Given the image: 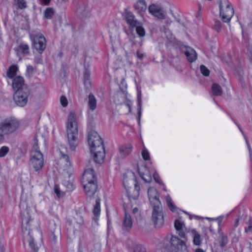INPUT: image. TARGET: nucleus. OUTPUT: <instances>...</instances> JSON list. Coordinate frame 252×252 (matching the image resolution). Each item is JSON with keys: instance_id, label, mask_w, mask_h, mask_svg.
<instances>
[{"instance_id": "obj_59", "label": "nucleus", "mask_w": 252, "mask_h": 252, "mask_svg": "<svg viewBox=\"0 0 252 252\" xmlns=\"http://www.w3.org/2000/svg\"><path fill=\"white\" fill-rule=\"evenodd\" d=\"M239 219H237L235 221V226L236 227H237L238 225V223H239Z\"/></svg>"}, {"instance_id": "obj_62", "label": "nucleus", "mask_w": 252, "mask_h": 252, "mask_svg": "<svg viewBox=\"0 0 252 252\" xmlns=\"http://www.w3.org/2000/svg\"><path fill=\"white\" fill-rule=\"evenodd\" d=\"M249 154H250L251 158H252V150H251V152H249Z\"/></svg>"}, {"instance_id": "obj_54", "label": "nucleus", "mask_w": 252, "mask_h": 252, "mask_svg": "<svg viewBox=\"0 0 252 252\" xmlns=\"http://www.w3.org/2000/svg\"><path fill=\"white\" fill-rule=\"evenodd\" d=\"M50 0H42L43 3L47 5L50 2Z\"/></svg>"}, {"instance_id": "obj_55", "label": "nucleus", "mask_w": 252, "mask_h": 252, "mask_svg": "<svg viewBox=\"0 0 252 252\" xmlns=\"http://www.w3.org/2000/svg\"><path fill=\"white\" fill-rule=\"evenodd\" d=\"M248 244L249 245V249L251 250V252H252V244L251 242H249Z\"/></svg>"}, {"instance_id": "obj_28", "label": "nucleus", "mask_w": 252, "mask_h": 252, "mask_svg": "<svg viewBox=\"0 0 252 252\" xmlns=\"http://www.w3.org/2000/svg\"><path fill=\"white\" fill-rule=\"evenodd\" d=\"M100 212V199H97L95 201V204L94 208L93 214L94 217L93 220L96 222L98 217L99 216Z\"/></svg>"}, {"instance_id": "obj_43", "label": "nucleus", "mask_w": 252, "mask_h": 252, "mask_svg": "<svg viewBox=\"0 0 252 252\" xmlns=\"http://www.w3.org/2000/svg\"><path fill=\"white\" fill-rule=\"evenodd\" d=\"M133 252H146V251L145 248L137 245L134 247Z\"/></svg>"}, {"instance_id": "obj_12", "label": "nucleus", "mask_w": 252, "mask_h": 252, "mask_svg": "<svg viewBox=\"0 0 252 252\" xmlns=\"http://www.w3.org/2000/svg\"><path fill=\"white\" fill-rule=\"evenodd\" d=\"M31 164L35 171H38L43 166L44 159L42 153L38 150L32 151L31 153Z\"/></svg>"}, {"instance_id": "obj_42", "label": "nucleus", "mask_w": 252, "mask_h": 252, "mask_svg": "<svg viewBox=\"0 0 252 252\" xmlns=\"http://www.w3.org/2000/svg\"><path fill=\"white\" fill-rule=\"evenodd\" d=\"M228 243L227 237L225 236H222L220 241V246L223 248L225 247Z\"/></svg>"}, {"instance_id": "obj_3", "label": "nucleus", "mask_w": 252, "mask_h": 252, "mask_svg": "<svg viewBox=\"0 0 252 252\" xmlns=\"http://www.w3.org/2000/svg\"><path fill=\"white\" fill-rule=\"evenodd\" d=\"M67 142L70 149L74 151L78 144V124L74 112L69 113L66 126Z\"/></svg>"}, {"instance_id": "obj_5", "label": "nucleus", "mask_w": 252, "mask_h": 252, "mask_svg": "<svg viewBox=\"0 0 252 252\" xmlns=\"http://www.w3.org/2000/svg\"><path fill=\"white\" fill-rule=\"evenodd\" d=\"M82 182L86 194L90 197L93 196L97 187L94 171L93 168H89L85 170L82 178Z\"/></svg>"}, {"instance_id": "obj_24", "label": "nucleus", "mask_w": 252, "mask_h": 252, "mask_svg": "<svg viewBox=\"0 0 252 252\" xmlns=\"http://www.w3.org/2000/svg\"><path fill=\"white\" fill-rule=\"evenodd\" d=\"M132 225V220L130 215L125 213V216L123 223V228L124 229L128 230L130 229Z\"/></svg>"}, {"instance_id": "obj_15", "label": "nucleus", "mask_w": 252, "mask_h": 252, "mask_svg": "<svg viewBox=\"0 0 252 252\" xmlns=\"http://www.w3.org/2000/svg\"><path fill=\"white\" fill-rule=\"evenodd\" d=\"M149 200L152 207L162 205L159 199V194L154 188H150L148 190Z\"/></svg>"}, {"instance_id": "obj_61", "label": "nucleus", "mask_w": 252, "mask_h": 252, "mask_svg": "<svg viewBox=\"0 0 252 252\" xmlns=\"http://www.w3.org/2000/svg\"><path fill=\"white\" fill-rule=\"evenodd\" d=\"M126 105L128 107V108L129 109V111H130V110H131V105L128 103V104H127Z\"/></svg>"}, {"instance_id": "obj_34", "label": "nucleus", "mask_w": 252, "mask_h": 252, "mask_svg": "<svg viewBox=\"0 0 252 252\" xmlns=\"http://www.w3.org/2000/svg\"><path fill=\"white\" fill-rule=\"evenodd\" d=\"M54 10L52 8H47L44 11V17L47 19H50L54 14Z\"/></svg>"}, {"instance_id": "obj_56", "label": "nucleus", "mask_w": 252, "mask_h": 252, "mask_svg": "<svg viewBox=\"0 0 252 252\" xmlns=\"http://www.w3.org/2000/svg\"><path fill=\"white\" fill-rule=\"evenodd\" d=\"M4 246L3 245H0V252H4Z\"/></svg>"}, {"instance_id": "obj_64", "label": "nucleus", "mask_w": 252, "mask_h": 252, "mask_svg": "<svg viewBox=\"0 0 252 252\" xmlns=\"http://www.w3.org/2000/svg\"><path fill=\"white\" fill-rule=\"evenodd\" d=\"M86 252V250H83L82 251H80L79 252Z\"/></svg>"}, {"instance_id": "obj_48", "label": "nucleus", "mask_w": 252, "mask_h": 252, "mask_svg": "<svg viewBox=\"0 0 252 252\" xmlns=\"http://www.w3.org/2000/svg\"><path fill=\"white\" fill-rule=\"evenodd\" d=\"M137 57L140 60H142L145 56V54L140 52V51H137L136 52Z\"/></svg>"}, {"instance_id": "obj_8", "label": "nucleus", "mask_w": 252, "mask_h": 252, "mask_svg": "<svg viewBox=\"0 0 252 252\" xmlns=\"http://www.w3.org/2000/svg\"><path fill=\"white\" fill-rule=\"evenodd\" d=\"M220 15L223 22L229 23L234 14V9L228 0H220L219 2Z\"/></svg>"}, {"instance_id": "obj_4", "label": "nucleus", "mask_w": 252, "mask_h": 252, "mask_svg": "<svg viewBox=\"0 0 252 252\" xmlns=\"http://www.w3.org/2000/svg\"><path fill=\"white\" fill-rule=\"evenodd\" d=\"M123 184L129 199H137L139 195L140 187L136 182L133 172L127 171L124 175Z\"/></svg>"}, {"instance_id": "obj_31", "label": "nucleus", "mask_w": 252, "mask_h": 252, "mask_svg": "<svg viewBox=\"0 0 252 252\" xmlns=\"http://www.w3.org/2000/svg\"><path fill=\"white\" fill-rule=\"evenodd\" d=\"M212 91L213 94L216 96H220L222 94L221 87L217 84L212 85Z\"/></svg>"}, {"instance_id": "obj_36", "label": "nucleus", "mask_w": 252, "mask_h": 252, "mask_svg": "<svg viewBox=\"0 0 252 252\" xmlns=\"http://www.w3.org/2000/svg\"><path fill=\"white\" fill-rule=\"evenodd\" d=\"M17 6L20 9H25L27 7V3L25 0H15Z\"/></svg>"}, {"instance_id": "obj_44", "label": "nucleus", "mask_w": 252, "mask_h": 252, "mask_svg": "<svg viewBox=\"0 0 252 252\" xmlns=\"http://www.w3.org/2000/svg\"><path fill=\"white\" fill-rule=\"evenodd\" d=\"M214 28L218 32H219L221 30V24L220 21L216 20L215 21L214 24Z\"/></svg>"}, {"instance_id": "obj_27", "label": "nucleus", "mask_w": 252, "mask_h": 252, "mask_svg": "<svg viewBox=\"0 0 252 252\" xmlns=\"http://www.w3.org/2000/svg\"><path fill=\"white\" fill-rule=\"evenodd\" d=\"M18 70V68L17 65L15 64L11 65L9 67L6 72L7 77L9 79H13L14 77H16V75Z\"/></svg>"}, {"instance_id": "obj_47", "label": "nucleus", "mask_w": 252, "mask_h": 252, "mask_svg": "<svg viewBox=\"0 0 252 252\" xmlns=\"http://www.w3.org/2000/svg\"><path fill=\"white\" fill-rule=\"evenodd\" d=\"M227 215H223V216H220L218 218H217L216 220L217 221H218V223L219 224V225L221 223V222L223 221V220L224 219H226L227 218Z\"/></svg>"}, {"instance_id": "obj_6", "label": "nucleus", "mask_w": 252, "mask_h": 252, "mask_svg": "<svg viewBox=\"0 0 252 252\" xmlns=\"http://www.w3.org/2000/svg\"><path fill=\"white\" fill-rule=\"evenodd\" d=\"M163 247L167 252H188L185 242L177 236H167L163 240Z\"/></svg>"}, {"instance_id": "obj_23", "label": "nucleus", "mask_w": 252, "mask_h": 252, "mask_svg": "<svg viewBox=\"0 0 252 252\" xmlns=\"http://www.w3.org/2000/svg\"><path fill=\"white\" fill-rule=\"evenodd\" d=\"M132 150V146L130 144L122 145L119 148L120 153L123 158L128 155L131 152Z\"/></svg>"}, {"instance_id": "obj_63", "label": "nucleus", "mask_w": 252, "mask_h": 252, "mask_svg": "<svg viewBox=\"0 0 252 252\" xmlns=\"http://www.w3.org/2000/svg\"><path fill=\"white\" fill-rule=\"evenodd\" d=\"M163 28H164V30H165V31H164V32L166 33V32H167L166 28L165 27V26H163Z\"/></svg>"}, {"instance_id": "obj_51", "label": "nucleus", "mask_w": 252, "mask_h": 252, "mask_svg": "<svg viewBox=\"0 0 252 252\" xmlns=\"http://www.w3.org/2000/svg\"><path fill=\"white\" fill-rule=\"evenodd\" d=\"M132 213H133V214L136 215L135 217H136L137 216L140 215V213H139V210L136 207H135V208L133 209Z\"/></svg>"}, {"instance_id": "obj_53", "label": "nucleus", "mask_w": 252, "mask_h": 252, "mask_svg": "<svg viewBox=\"0 0 252 252\" xmlns=\"http://www.w3.org/2000/svg\"><path fill=\"white\" fill-rule=\"evenodd\" d=\"M245 140H246V142L247 145V146H248V149H249V152H251V150H252V149H251V146H250V144H249V142H248V140H247V137H246V138H245Z\"/></svg>"}, {"instance_id": "obj_41", "label": "nucleus", "mask_w": 252, "mask_h": 252, "mask_svg": "<svg viewBox=\"0 0 252 252\" xmlns=\"http://www.w3.org/2000/svg\"><path fill=\"white\" fill-rule=\"evenodd\" d=\"M34 69L31 65H28L27 67L26 75L28 77H31L33 75Z\"/></svg>"}, {"instance_id": "obj_13", "label": "nucleus", "mask_w": 252, "mask_h": 252, "mask_svg": "<svg viewBox=\"0 0 252 252\" xmlns=\"http://www.w3.org/2000/svg\"><path fill=\"white\" fill-rule=\"evenodd\" d=\"M30 94L29 89L14 92L13 100L16 104L20 107L25 106L28 102Z\"/></svg>"}, {"instance_id": "obj_20", "label": "nucleus", "mask_w": 252, "mask_h": 252, "mask_svg": "<svg viewBox=\"0 0 252 252\" xmlns=\"http://www.w3.org/2000/svg\"><path fill=\"white\" fill-rule=\"evenodd\" d=\"M139 173L141 178L146 183H150L152 180V177L149 169L144 166L139 169Z\"/></svg>"}, {"instance_id": "obj_45", "label": "nucleus", "mask_w": 252, "mask_h": 252, "mask_svg": "<svg viewBox=\"0 0 252 252\" xmlns=\"http://www.w3.org/2000/svg\"><path fill=\"white\" fill-rule=\"evenodd\" d=\"M60 102L63 107H66L68 104V101L66 98L64 96H62L60 98Z\"/></svg>"}, {"instance_id": "obj_17", "label": "nucleus", "mask_w": 252, "mask_h": 252, "mask_svg": "<svg viewBox=\"0 0 252 252\" xmlns=\"http://www.w3.org/2000/svg\"><path fill=\"white\" fill-rule=\"evenodd\" d=\"M69 224L76 231L79 230L84 224V220L80 213H76L70 220H68Z\"/></svg>"}, {"instance_id": "obj_52", "label": "nucleus", "mask_w": 252, "mask_h": 252, "mask_svg": "<svg viewBox=\"0 0 252 252\" xmlns=\"http://www.w3.org/2000/svg\"><path fill=\"white\" fill-rule=\"evenodd\" d=\"M236 125H237L239 130L241 131V132L242 133L243 135L244 136V138H246V137L245 136V134L243 132V130H242L240 125H239L238 124H236Z\"/></svg>"}, {"instance_id": "obj_57", "label": "nucleus", "mask_w": 252, "mask_h": 252, "mask_svg": "<svg viewBox=\"0 0 252 252\" xmlns=\"http://www.w3.org/2000/svg\"><path fill=\"white\" fill-rule=\"evenodd\" d=\"M195 252H205L204 250H203L202 249L198 248L195 250Z\"/></svg>"}, {"instance_id": "obj_46", "label": "nucleus", "mask_w": 252, "mask_h": 252, "mask_svg": "<svg viewBox=\"0 0 252 252\" xmlns=\"http://www.w3.org/2000/svg\"><path fill=\"white\" fill-rule=\"evenodd\" d=\"M55 193L59 197H62L63 196V193H61L59 188L57 186H55L54 188Z\"/></svg>"}, {"instance_id": "obj_35", "label": "nucleus", "mask_w": 252, "mask_h": 252, "mask_svg": "<svg viewBox=\"0 0 252 252\" xmlns=\"http://www.w3.org/2000/svg\"><path fill=\"white\" fill-rule=\"evenodd\" d=\"M63 185L66 187L68 191H71L74 189V185L70 180H64L63 183Z\"/></svg>"}, {"instance_id": "obj_25", "label": "nucleus", "mask_w": 252, "mask_h": 252, "mask_svg": "<svg viewBox=\"0 0 252 252\" xmlns=\"http://www.w3.org/2000/svg\"><path fill=\"white\" fill-rule=\"evenodd\" d=\"M135 9L138 13H141L145 12L147 9L146 2L143 0L137 1L134 5Z\"/></svg>"}, {"instance_id": "obj_14", "label": "nucleus", "mask_w": 252, "mask_h": 252, "mask_svg": "<svg viewBox=\"0 0 252 252\" xmlns=\"http://www.w3.org/2000/svg\"><path fill=\"white\" fill-rule=\"evenodd\" d=\"M148 10L152 15L159 19L166 18V11L160 5L152 4L149 6Z\"/></svg>"}, {"instance_id": "obj_60", "label": "nucleus", "mask_w": 252, "mask_h": 252, "mask_svg": "<svg viewBox=\"0 0 252 252\" xmlns=\"http://www.w3.org/2000/svg\"><path fill=\"white\" fill-rule=\"evenodd\" d=\"M2 202L1 200L0 199V209L2 208Z\"/></svg>"}, {"instance_id": "obj_33", "label": "nucleus", "mask_w": 252, "mask_h": 252, "mask_svg": "<svg viewBox=\"0 0 252 252\" xmlns=\"http://www.w3.org/2000/svg\"><path fill=\"white\" fill-rule=\"evenodd\" d=\"M137 106H138V120L139 123H140V119L142 113V102L141 100V94L138 95V101H137Z\"/></svg>"}, {"instance_id": "obj_1", "label": "nucleus", "mask_w": 252, "mask_h": 252, "mask_svg": "<svg viewBox=\"0 0 252 252\" xmlns=\"http://www.w3.org/2000/svg\"><path fill=\"white\" fill-rule=\"evenodd\" d=\"M19 207L22 214V222L23 231L24 233L28 230L26 240L32 252H38L39 246L34 243V240L32 236V232L30 228V222L32 221V213L34 208L31 198L26 194L23 193L21 197Z\"/></svg>"}, {"instance_id": "obj_58", "label": "nucleus", "mask_w": 252, "mask_h": 252, "mask_svg": "<svg viewBox=\"0 0 252 252\" xmlns=\"http://www.w3.org/2000/svg\"><path fill=\"white\" fill-rule=\"evenodd\" d=\"M59 3H63L67 1L68 0H57Z\"/></svg>"}, {"instance_id": "obj_49", "label": "nucleus", "mask_w": 252, "mask_h": 252, "mask_svg": "<svg viewBox=\"0 0 252 252\" xmlns=\"http://www.w3.org/2000/svg\"><path fill=\"white\" fill-rule=\"evenodd\" d=\"M252 230V220H250L249 226L247 228L245 229V232L248 233Z\"/></svg>"}, {"instance_id": "obj_22", "label": "nucleus", "mask_w": 252, "mask_h": 252, "mask_svg": "<svg viewBox=\"0 0 252 252\" xmlns=\"http://www.w3.org/2000/svg\"><path fill=\"white\" fill-rule=\"evenodd\" d=\"M185 54L188 61L190 63L195 61L197 59V54L195 51L191 48H187Z\"/></svg>"}, {"instance_id": "obj_2", "label": "nucleus", "mask_w": 252, "mask_h": 252, "mask_svg": "<svg viewBox=\"0 0 252 252\" xmlns=\"http://www.w3.org/2000/svg\"><path fill=\"white\" fill-rule=\"evenodd\" d=\"M88 141L94 161L96 163H101L103 162L105 154L103 142L100 136L97 132L91 131L88 134Z\"/></svg>"}, {"instance_id": "obj_37", "label": "nucleus", "mask_w": 252, "mask_h": 252, "mask_svg": "<svg viewBox=\"0 0 252 252\" xmlns=\"http://www.w3.org/2000/svg\"><path fill=\"white\" fill-rule=\"evenodd\" d=\"M135 28H136V31L137 33L141 37H143L145 34V31L144 29L140 26V25H137Z\"/></svg>"}, {"instance_id": "obj_18", "label": "nucleus", "mask_w": 252, "mask_h": 252, "mask_svg": "<svg viewBox=\"0 0 252 252\" xmlns=\"http://www.w3.org/2000/svg\"><path fill=\"white\" fill-rule=\"evenodd\" d=\"M124 17L129 27L131 29L134 28L137 25H140L133 14L129 10H126L124 14Z\"/></svg>"}, {"instance_id": "obj_26", "label": "nucleus", "mask_w": 252, "mask_h": 252, "mask_svg": "<svg viewBox=\"0 0 252 252\" xmlns=\"http://www.w3.org/2000/svg\"><path fill=\"white\" fill-rule=\"evenodd\" d=\"M191 236L193 238V243L194 245L199 246L201 244V239L200 235L194 229H191L190 230Z\"/></svg>"}, {"instance_id": "obj_9", "label": "nucleus", "mask_w": 252, "mask_h": 252, "mask_svg": "<svg viewBox=\"0 0 252 252\" xmlns=\"http://www.w3.org/2000/svg\"><path fill=\"white\" fill-rule=\"evenodd\" d=\"M65 150L66 148L62 146L60 149L61 157L60 158L59 162L61 166V168L62 169L63 171V175L66 178H69L72 173V169L69 158L64 152V151Z\"/></svg>"}, {"instance_id": "obj_39", "label": "nucleus", "mask_w": 252, "mask_h": 252, "mask_svg": "<svg viewBox=\"0 0 252 252\" xmlns=\"http://www.w3.org/2000/svg\"><path fill=\"white\" fill-rule=\"evenodd\" d=\"M141 155L144 160H149L150 159V153L145 148L142 150Z\"/></svg>"}, {"instance_id": "obj_29", "label": "nucleus", "mask_w": 252, "mask_h": 252, "mask_svg": "<svg viewBox=\"0 0 252 252\" xmlns=\"http://www.w3.org/2000/svg\"><path fill=\"white\" fill-rule=\"evenodd\" d=\"M88 103L90 109L92 111H94L96 109V99L92 94H90L89 95Z\"/></svg>"}, {"instance_id": "obj_16", "label": "nucleus", "mask_w": 252, "mask_h": 252, "mask_svg": "<svg viewBox=\"0 0 252 252\" xmlns=\"http://www.w3.org/2000/svg\"><path fill=\"white\" fill-rule=\"evenodd\" d=\"M12 87L14 92L28 90L23 77L16 76L12 79Z\"/></svg>"}, {"instance_id": "obj_50", "label": "nucleus", "mask_w": 252, "mask_h": 252, "mask_svg": "<svg viewBox=\"0 0 252 252\" xmlns=\"http://www.w3.org/2000/svg\"><path fill=\"white\" fill-rule=\"evenodd\" d=\"M153 178L157 183L160 184V179L158 176V175L156 173L153 174Z\"/></svg>"}, {"instance_id": "obj_21", "label": "nucleus", "mask_w": 252, "mask_h": 252, "mask_svg": "<svg viewBox=\"0 0 252 252\" xmlns=\"http://www.w3.org/2000/svg\"><path fill=\"white\" fill-rule=\"evenodd\" d=\"M15 50L18 56H20L21 54L27 55L30 53L29 47L28 44L25 43H21L15 49Z\"/></svg>"}, {"instance_id": "obj_19", "label": "nucleus", "mask_w": 252, "mask_h": 252, "mask_svg": "<svg viewBox=\"0 0 252 252\" xmlns=\"http://www.w3.org/2000/svg\"><path fill=\"white\" fill-rule=\"evenodd\" d=\"M174 227L179 236L181 238H185L186 228L185 222L181 220H176L174 221Z\"/></svg>"}, {"instance_id": "obj_11", "label": "nucleus", "mask_w": 252, "mask_h": 252, "mask_svg": "<svg viewBox=\"0 0 252 252\" xmlns=\"http://www.w3.org/2000/svg\"><path fill=\"white\" fill-rule=\"evenodd\" d=\"M30 37L34 48L39 53H42L45 49L46 42L45 37L40 32L31 33Z\"/></svg>"}, {"instance_id": "obj_32", "label": "nucleus", "mask_w": 252, "mask_h": 252, "mask_svg": "<svg viewBox=\"0 0 252 252\" xmlns=\"http://www.w3.org/2000/svg\"><path fill=\"white\" fill-rule=\"evenodd\" d=\"M166 204L167 206H168L169 209L172 211L175 212L176 211L177 208L174 204L170 196L168 195L165 198Z\"/></svg>"}, {"instance_id": "obj_40", "label": "nucleus", "mask_w": 252, "mask_h": 252, "mask_svg": "<svg viewBox=\"0 0 252 252\" xmlns=\"http://www.w3.org/2000/svg\"><path fill=\"white\" fill-rule=\"evenodd\" d=\"M200 70L201 72V73L205 76H208L210 74V71L204 65H201L200 66Z\"/></svg>"}, {"instance_id": "obj_7", "label": "nucleus", "mask_w": 252, "mask_h": 252, "mask_svg": "<svg viewBox=\"0 0 252 252\" xmlns=\"http://www.w3.org/2000/svg\"><path fill=\"white\" fill-rule=\"evenodd\" d=\"M19 122L15 118L9 117L0 121V142L4 140V135L15 132L19 127Z\"/></svg>"}, {"instance_id": "obj_38", "label": "nucleus", "mask_w": 252, "mask_h": 252, "mask_svg": "<svg viewBox=\"0 0 252 252\" xmlns=\"http://www.w3.org/2000/svg\"><path fill=\"white\" fill-rule=\"evenodd\" d=\"M9 149L8 147L3 146L0 148V158L5 157L8 153Z\"/></svg>"}, {"instance_id": "obj_30", "label": "nucleus", "mask_w": 252, "mask_h": 252, "mask_svg": "<svg viewBox=\"0 0 252 252\" xmlns=\"http://www.w3.org/2000/svg\"><path fill=\"white\" fill-rule=\"evenodd\" d=\"M90 78V73L88 69H86L84 72L83 78L84 86L87 89H89L91 87V82Z\"/></svg>"}, {"instance_id": "obj_10", "label": "nucleus", "mask_w": 252, "mask_h": 252, "mask_svg": "<svg viewBox=\"0 0 252 252\" xmlns=\"http://www.w3.org/2000/svg\"><path fill=\"white\" fill-rule=\"evenodd\" d=\"M152 220L155 227L161 228L164 223V215L162 205L152 207Z\"/></svg>"}]
</instances>
